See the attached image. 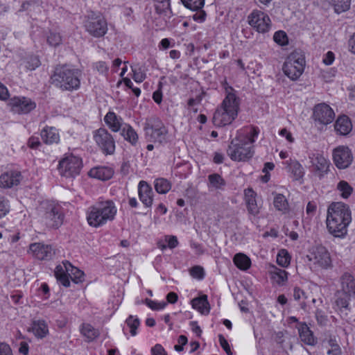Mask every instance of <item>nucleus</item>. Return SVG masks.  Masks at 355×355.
<instances>
[{"mask_svg": "<svg viewBox=\"0 0 355 355\" xmlns=\"http://www.w3.org/2000/svg\"><path fill=\"white\" fill-rule=\"evenodd\" d=\"M274 206L283 213H286L288 209V203L286 198L282 194H277L274 199Z\"/></svg>", "mask_w": 355, "mask_h": 355, "instance_id": "ea45409f", "label": "nucleus"}, {"mask_svg": "<svg viewBox=\"0 0 355 355\" xmlns=\"http://www.w3.org/2000/svg\"><path fill=\"white\" fill-rule=\"evenodd\" d=\"M311 162L313 168V171L315 175L322 178L328 171L329 166V161L322 155L313 154L310 156Z\"/></svg>", "mask_w": 355, "mask_h": 355, "instance_id": "a211bd4d", "label": "nucleus"}, {"mask_svg": "<svg viewBox=\"0 0 355 355\" xmlns=\"http://www.w3.org/2000/svg\"><path fill=\"white\" fill-rule=\"evenodd\" d=\"M333 159L337 168L345 169L352 164L353 156L348 147L340 146L334 150Z\"/></svg>", "mask_w": 355, "mask_h": 355, "instance_id": "4468645a", "label": "nucleus"}, {"mask_svg": "<svg viewBox=\"0 0 355 355\" xmlns=\"http://www.w3.org/2000/svg\"><path fill=\"white\" fill-rule=\"evenodd\" d=\"M40 65V61L37 56H31L25 61V67L28 70H35Z\"/></svg>", "mask_w": 355, "mask_h": 355, "instance_id": "de8ad7c7", "label": "nucleus"}, {"mask_svg": "<svg viewBox=\"0 0 355 355\" xmlns=\"http://www.w3.org/2000/svg\"><path fill=\"white\" fill-rule=\"evenodd\" d=\"M117 209L112 201L107 200L96 203L89 207L87 211V220L93 227L103 226L114 219Z\"/></svg>", "mask_w": 355, "mask_h": 355, "instance_id": "39448f33", "label": "nucleus"}, {"mask_svg": "<svg viewBox=\"0 0 355 355\" xmlns=\"http://www.w3.org/2000/svg\"><path fill=\"white\" fill-rule=\"evenodd\" d=\"M191 305L193 309H197L202 314L207 315L209 313L210 306L207 300V296L205 295L192 300Z\"/></svg>", "mask_w": 355, "mask_h": 355, "instance_id": "7c9ffc66", "label": "nucleus"}, {"mask_svg": "<svg viewBox=\"0 0 355 355\" xmlns=\"http://www.w3.org/2000/svg\"><path fill=\"white\" fill-rule=\"evenodd\" d=\"M165 240L168 243V247L171 249L175 248L178 245L179 243L175 236H167Z\"/></svg>", "mask_w": 355, "mask_h": 355, "instance_id": "4d7b16f0", "label": "nucleus"}, {"mask_svg": "<svg viewBox=\"0 0 355 355\" xmlns=\"http://www.w3.org/2000/svg\"><path fill=\"white\" fill-rule=\"evenodd\" d=\"M190 274L194 278L202 279L204 277V270L202 267L196 266L191 268Z\"/></svg>", "mask_w": 355, "mask_h": 355, "instance_id": "864d4df0", "label": "nucleus"}, {"mask_svg": "<svg viewBox=\"0 0 355 355\" xmlns=\"http://www.w3.org/2000/svg\"><path fill=\"white\" fill-rule=\"evenodd\" d=\"M279 135L282 137H285L288 141L293 143L295 141L292 134L286 129L283 128L279 131Z\"/></svg>", "mask_w": 355, "mask_h": 355, "instance_id": "680f3d73", "label": "nucleus"}, {"mask_svg": "<svg viewBox=\"0 0 355 355\" xmlns=\"http://www.w3.org/2000/svg\"><path fill=\"white\" fill-rule=\"evenodd\" d=\"M21 178V174L19 171H7L0 176V187L2 188H11L17 186L20 183Z\"/></svg>", "mask_w": 355, "mask_h": 355, "instance_id": "6ab92c4d", "label": "nucleus"}, {"mask_svg": "<svg viewBox=\"0 0 355 355\" xmlns=\"http://www.w3.org/2000/svg\"><path fill=\"white\" fill-rule=\"evenodd\" d=\"M63 265L66 268L67 272L73 276V280L76 283L83 280L84 273L82 270L73 267L69 261L64 262Z\"/></svg>", "mask_w": 355, "mask_h": 355, "instance_id": "4c0bfd02", "label": "nucleus"}, {"mask_svg": "<svg viewBox=\"0 0 355 355\" xmlns=\"http://www.w3.org/2000/svg\"><path fill=\"white\" fill-rule=\"evenodd\" d=\"M127 326L130 328V334L132 336L137 335V329L140 324V321L137 317L130 315L125 320Z\"/></svg>", "mask_w": 355, "mask_h": 355, "instance_id": "a19ab883", "label": "nucleus"}, {"mask_svg": "<svg viewBox=\"0 0 355 355\" xmlns=\"http://www.w3.org/2000/svg\"><path fill=\"white\" fill-rule=\"evenodd\" d=\"M334 117V112L329 105L322 103L314 106L313 118L320 124L328 125L333 121Z\"/></svg>", "mask_w": 355, "mask_h": 355, "instance_id": "ddd939ff", "label": "nucleus"}, {"mask_svg": "<svg viewBox=\"0 0 355 355\" xmlns=\"http://www.w3.org/2000/svg\"><path fill=\"white\" fill-rule=\"evenodd\" d=\"M41 137L46 144H57L60 141V135L58 130L53 127H46L41 132Z\"/></svg>", "mask_w": 355, "mask_h": 355, "instance_id": "cd10ccee", "label": "nucleus"}, {"mask_svg": "<svg viewBox=\"0 0 355 355\" xmlns=\"http://www.w3.org/2000/svg\"><path fill=\"white\" fill-rule=\"evenodd\" d=\"M190 326L191 327L193 332H194L198 337H200L202 334V330L200 326L198 324V322L196 321H192L190 322Z\"/></svg>", "mask_w": 355, "mask_h": 355, "instance_id": "338daca9", "label": "nucleus"}, {"mask_svg": "<svg viewBox=\"0 0 355 355\" xmlns=\"http://www.w3.org/2000/svg\"><path fill=\"white\" fill-rule=\"evenodd\" d=\"M248 23L259 33L268 32L271 26L269 16L261 10H253L248 16Z\"/></svg>", "mask_w": 355, "mask_h": 355, "instance_id": "f8f14e48", "label": "nucleus"}, {"mask_svg": "<svg viewBox=\"0 0 355 355\" xmlns=\"http://www.w3.org/2000/svg\"><path fill=\"white\" fill-rule=\"evenodd\" d=\"M28 145L31 148H37L40 145L39 138L36 137H31L28 139Z\"/></svg>", "mask_w": 355, "mask_h": 355, "instance_id": "e2e57ef3", "label": "nucleus"}, {"mask_svg": "<svg viewBox=\"0 0 355 355\" xmlns=\"http://www.w3.org/2000/svg\"><path fill=\"white\" fill-rule=\"evenodd\" d=\"M113 169L106 166L94 167L89 171V175L91 178L103 181L110 180L113 176Z\"/></svg>", "mask_w": 355, "mask_h": 355, "instance_id": "a878e982", "label": "nucleus"}, {"mask_svg": "<svg viewBox=\"0 0 355 355\" xmlns=\"http://www.w3.org/2000/svg\"><path fill=\"white\" fill-rule=\"evenodd\" d=\"M240 99L232 87L225 88V97L220 106L215 111L213 123L215 126L223 127L231 124L239 110Z\"/></svg>", "mask_w": 355, "mask_h": 355, "instance_id": "7ed1b4c3", "label": "nucleus"}, {"mask_svg": "<svg viewBox=\"0 0 355 355\" xmlns=\"http://www.w3.org/2000/svg\"><path fill=\"white\" fill-rule=\"evenodd\" d=\"M274 41L281 46H284L288 44V37L284 31H279L275 33L273 36Z\"/></svg>", "mask_w": 355, "mask_h": 355, "instance_id": "49530a36", "label": "nucleus"}, {"mask_svg": "<svg viewBox=\"0 0 355 355\" xmlns=\"http://www.w3.org/2000/svg\"><path fill=\"white\" fill-rule=\"evenodd\" d=\"M31 331L36 337L42 338L48 334L49 328L44 320H34L32 323Z\"/></svg>", "mask_w": 355, "mask_h": 355, "instance_id": "2f4dec72", "label": "nucleus"}, {"mask_svg": "<svg viewBox=\"0 0 355 355\" xmlns=\"http://www.w3.org/2000/svg\"><path fill=\"white\" fill-rule=\"evenodd\" d=\"M151 352L153 355H167L164 347L159 345H155L151 349Z\"/></svg>", "mask_w": 355, "mask_h": 355, "instance_id": "13d9d810", "label": "nucleus"}, {"mask_svg": "<svg viewBox=\"0 0 355 355\" xmlns=\"http://www.w3.org/2000/svg\"><path fill=\"white\" fill-rule=\"evenodd\" d=\"M79 330L82 336L84 337L85 341L87 343L94 341L100 336L99 330L89 323H83L80 326Z\"/></svg>", "mask_w": 355, "mask_h": 355, "instance_id": "393cba45", "label": "nucleus"}, {"mask_svg": "<svg viewBox=\"0 0 355 355\" xmlns=\"http://www.w3.org/2000/svg\"><path fill=\"white\" fill-rule=\"evenodd\" d=\"M299 334L301 340L306 345L313 346L317 343V339L313 336V332L306 324H302L299 328Z\"/></svg>", "mask_w": 355, "mask_h": 355, "instance_id": "c756f323", "label": "nucleus"}, {"mask_svg": "<svg viewBox=\"0 0 355 355\" xmlns=\"http://www.w3.org/2000/svg\"><path fill=\"white\" fill-rule=\"evenodd\" d=\"M146 138L152 142L162 144L166 142L168 129L158 117L153 116L147 118L144 125Z\"/></svg>", "mask_w": 355, "mask_h": 355, "instance_id": "0eeeda50", "label": "nucleus"}, {"mask_svg": "<svg viewBox=\"0 0 355 355\" xmlns=\"http://www.w3.org/2000/svg\"><path fill=\"white\" fill-rule=\"evenodd\" d=\"M104 121L110 129L115 132L121 130L123 124V119L113 112H107L104 117Z\"/></svg>", "mask_w": 355, "mask_h": 355, "instance_id": "c85d7f7f", "label": "nucleus"}, {"mask_svg": "<svg viewBox=\"0 0 355 355\" xmlns=\"http://www.w3.org/2000/svg\"><path fill=\"white\" fill-rule=\"evenodd\" d=\"M145 303L149 308L154 311L162 310L167 305V302H157L148 298L145 300Z\"/></svg>", "mask_w": 355, "mask_h": 355, "instance_id": "09e8293b", "label": "nucleus"}, {"mask_svg": "<svg viewBox=\"0 0 355 355\" xmlns=\"http://www.w3.org/2000/svg\"><path fill=\"white\" fill-rule=\"evenodd\" d=\"M340 291L355 296V278L349 272H344L340 277Z\"/></svg>", "mask_w": 355, "mask_h": 355, "instance_id": "412c9836", "label": "nucleus"}, {"mask_svg": "<svg viewBox=\"0 0 355 355\" xmlns=\"http://www.w3.org/2000/svg\"><path fill=\"white\" fill-rule=\"evenodd\" d=\"M316 204L314 202H309L306 205V211L309 215H313L316 211Z\"/></svg>", "mask_w": 355, "mask_h": 355, "instance_id": "0e129e2a", "label": "nucleus"}, {"mask_svg": "<svg viewBox=\"0 0 355 355\" xmlns=\"http://www.w3.org/2000/svg\"><path fill=\"white\" fill-rule=\"evenodd\" d=\"M81 71L67 65L58 66L51 76V83L61 91L73 92L80 87Z\"/></svg>", "mask_w": 355, "mask_h": 355, "instance_id": "20e7f679", "label": "nucleus"}, {"mask_svg": "<svg viewBox=\"0 0 355 355\" xmlns=\"http://www.w3.org/2000/svg\"><path fill=\"white\" fill-rule=\"evenodd\" d=\"M334 129L340 135H348L352 130L351 120L345 115L339 116L335 122Z\"/></svg>", "mask_w": 355, "mask_h": 355, "instance_id": "b1692460", "label": "nucleus"}, {"mask_svg": "<svg viewBox=\"0 0 355 355\" xmlns=\"http://www.w3.org/2000/svg\"><path fill=\"white\" fill-rule=\"evenodd\" d=\"M218 340L221 347L226 352L227 355H232V352L230 349V346L227 342V340L225 338V337L222 334L218 335Z\"/></svg>", "mask_w": 355, "mask_h": 355, "instance_id": "3c124183", "label": "nucleus"}, {"mask_svg": "<svg viewBox=\"0 0 355 355\" xmlns=\"http://www.w3.org/2000/svg\"><path fill=\"white\" fill-rule=\"evenodd\" d=\"M291 261V257L286 250H281L277 256V263L282 267L288 266Z\"/></svg>", "mask_w": 355, "mask_h": 355, "instance_id": "79ce46f5", "label": "nucleus"}, {"mask_svg": "<svg viewBox=\"0 0 355 355\" xmlns=\"http://www.w3.org/2000/svg\"><path fill=\"white\" fill-rule=\"evenodd\" d=\"M138 193L142 203L146 207H150L153 201V191L150 184L146 181H140L138 185Z\"/></svg>", "mask_w": 355, "mask_h": 355, "instance_id": "aec40b11", "label": "nucleus"}, {"mask_svg": "<svg viewBox=\"0 0 355 355\" xmlns=\"http://www.w3.org/2000/svg\"><path fill=\"white\" fill-rule=\"evenodd\" d=\"M47 42L51 46H57L62 43V37L59 33L51 32L47 35Z\"/></svg>", "mask_w": 355, "mask_h": 355, "instance_id": "a18cd8bd", "label": "nucleus"}, {"mask_svg": "<svg viewBox=\"0 0 355 355\" xmlns=\"http://www.w3.org/2000/svg\"><path fill=\"white\" fill-rule=\"evenodd\" d=\"M335 60L334 53L332 51H328L323 57L322 62L326 65H331Z\"/></svg>", "mask_w": 355, "mask_h": 355, "instance_id": "6e6d98bb", "label": "nucleus"}, {"mask_svg": "<svg viewBox=\"0 0 355 355\" xmlns=\"http://www.w3.org/2000/svg\"><path fill=\"white\" fill-rule=\"evenodd\" d=\"M0 355H13L11 348L6 343H0Z\"/></svg>", "mask_w": 355, "mask_h": 355, "instance_id": "bf43d9fd", "label": "nucleus"}, {"mask_svg": "<svg viewBox=\"0 0 355 355\" xmlns=\"http://www.w3.org/2000/svg\"><path fill=\"white\" fill-rule=\"evenodd\" d=\"M305 66L304 55L297 51L291 53L283 65L284 74L292 80L298 79L302 74Z\"/></svg>", "mask_w": 355, "mask_h": 355, "instance_id": "6e6552de", "label": "nucleus"}, {"mask_svg": "<svg viewBox=\"0 0 355 355\" xmlns=\"http://www.w3.org/2000/svg\"><path fill=\"white\" fill-rule=\"evenodd\" d=\"M310 261L318 264L322 268L328 269L331 268L332 261L327 250L323 246L317 247L309 257Z\"/></svg>", "mask_w": 355, "mask_h": 355, "instance_id": "dca6fc26", "label": "nucleus"}, {"mask_svg": "<svg viewBox=\"0 0 355 355\" xmlns=\"http://www.w3.org/2000/svg\"><path fill=\"white\" fill-rule=\"evenodd\" d=\"M351 221V211L348 205L341 202H333L329 205L327 209V227L331 234L336 237L344 236Z\"/></svg>", "mask_w": 355, "mask_h": 355, "instance_id": "f257e3e1", "label": "nucleus"}, {"mask_svg": "<svg viewBox=\"0 0 355 355\" xmlns=\"http://www.w3.org/2000/svg\"><path fill=\"white\" fill-rule=\"evenodd\" d=\"M9 105L12 111L17 114H28L36 107L35 101L24 96L11 98Z\"/></svg>", "mask_w": 355, "mask_h": 355, "instance_id": "2eb2a0df", "label": "nucleus"}, {"mask_svg": "<svg viewBox=\"0 0 355 355\" xmlns=\"http://www.w3.org/2000/svg\"><path fill=\"white\" fill-rule=\"evenodd\" d=\"M234 263L241 270H247L250 268V259L244 254L238 253L233 259Z\"/></svg>", "mask_w": 355, "mask_h": 355, "instance_id": "f704fd0d", "label": "nucleus"}, {"mask_svg": "<svg viewBox=\"0 0 355 355\" xmlns=\"http://www.w3.org/2000/svg\"><path fill=\"white\" fill-rule=\"evenodd\" d=\"M94 139L98 147L105 155H112L115 151V141L112 135L105 128L94 132Z\"/></svg>", "mask_w": 355, "mask_h": 355, "instance_id": "9d476101", "label": "nucleus"}, {"mask_svg": "<svg viewBox=\"0 0 355 355\" xmlns=\"http://www.w3.org/2000/svg\"><path fill=\"white\" fill-rule=\"evenodd\" d=\"M29 250L37 259L48 260L53 257L55 251L50 245L34 243L30 245Z\"/></svg>", "mask_w": 355, "mask_h": 355, "instance_id": "f3484780", "label": "nucleus"}, {"mask_svg": "<svg viewBox=\"0 0 355 355\" xmlns=\"http://www.w3.org/2000/svg\"><path fill=\"white\" fill-rule=\"evenodd\" d=\"M85 26L86 31L96 37H103L107 31V25L104 17L94 13L87 17Z\"/></svg>", "mask_w": 355, "mask_h": 355, "instance_id": "9b49d317", "label": "nucleus"}, {"mask_svg": "<svg viewBox=\"0 0 355 355\" xmlns=\"http://www.w3.org/2000/svg\"><path fill=\"white\" fill-rule=\"evenodd\" d=\"M9 96L7 87L0 82V100L6 101L9 98Z\"/></svg>", "mask_w": 355, "mask_h": 355, "instance_id": "052dcab7", "label": "nucleus"}, {"mask_svg": "<svg viewBox=\"0 0 355 355\" xmlns=\"http://www.w3.org/2000/svg\"><path fill=\"white\" fill-rule=\"evenodd\" d=\"M348 46L349 51L355 55V33L349 39Z\"/></svg>", "mask_w": 355, "mask_h": 355, "instance_id": "774afa93", "label": "nucleus"}, {"mask_svg": "<svg viewBox=\"0 0 355 355\" xmlns=\"http://www.w3.org/2000/svg\"><path fill=\"white\" fill-rule=\"evenodd\" d=\"M82 166V160L80 157L70 155L59 162L58 171L62 176L74 177L80 173Z\"/></svg>", "mask_w": 355, "mask_h": 355, "instance_id": "1a4fd4ad", "label": "nucleus"}, {"mask_svg": "<svg viewBox=\"0 0 355 355\" xmlns=\"http://www.w3.org/2000/svg\"><path fill=\"white\" fill-rule=\"evenodd\" d=\"M259 130L250 128L244 132L240 131L237 137L230 142L227 153L230 159L236 162H244L253 156L252 144L258 136Z\"/></svg>", "mask_w": 355, "mask_h": 355, "instance_id": "f03ea898", "label": "nucleus"}, {"mask_svg": "<svg viewBox=\"0 0 355 355\" xmlns=\"http://www.w3.org/2000/svg\"><path fill=\"white\" fill-rule=\"evenodd\" d=\"M268 272L272 280L278 285H283L288 279V273L274 265L269 267Z\"/></svg>", "mask_w": 355, "mask_h": 355, "instance_id": "bb28decb", "label": "nucleus"}, {"mask_svg": "<svg viewBox=\"0 0 355 355\" xmlns=\"http://www.w3.org/2000/svg\"><path fill=\"white\" fill-rule=\"evenodd\" d=\"M133 79L137 83H141L146 78V74L141 68H132Z\"/></svg>", "mask_w": 355, "mask_h": 355, "instance_id": "603ef678", "label": "nucleus"}, {"mask_svg": "<svg viewBox=\"0 0 355 355\" xmlns=\"http://www.w3.org/2000/svg\"><path fill=\"white\" fill-rule=\"evenodd\" d=\"M67 273H68V272H67L66 268L64 266L63 267L62 266H58L55 268V276L56 279L60 277L61 276L66 275Z\"/></svg>", "mask_w": 355, "mask_h": 355, "instance_id": "69168bd1", "label": "nucleus"}, {"mask_svg": "<svg viewBox=\"0 0 355 355\" xmlns=\"http://www.w3.org/2000/svg\"><path fill=\"white\" fill-rule=\"evenodd\" d=\"M256 193L251 188L245 190V200L248 211L254 216L258 214L260 209V206L256 200Z\"/></svg>", "mask_w": 355, "mask_h": 355, "instance_id": "4be33fe9", "label": "nucleus"}, {"mask_svg": "<svg viewBox=\"0 0 355 355\" xmlns=\"http://www.w3.org/2000/svg\"><path fill=\"white\" fill-rule=\"evenodd\" d=\"M338 190L343 198H347L352 193L353 189L346 181L342 180L337 185Z\"/></svg>", "mask_w": 355, "mask_h": 355, "instance_id": "37998d69", "label": "nucleus"}, {"mask_svg": "<svg viewBox=\"0 0 355 355\" xmlns=\"http://www.w3.org/2000/svg\"><path fill=\"white\" fill-rule=\"evenodd\" d=\"M331 3L337 13H342L350 8L351 0H331Z\"/></svg>", "mask_w": 355, "mask_h": 355, "instance_id": "58836bf2", "label": "nucleus"}, {"mask_svg": "<svg viewBox=\"0 0 355 355\" xmlns=\"http://www.w3.org/2000/svg\"><path fill=\"white\" fill-rule=\"evenodd\" d=\"M121 135L132 144H135L137 142L138 135L135 130L128 124H125L122 128Z\"/></svg>", "mask_w": 355, "mask_h": 355, "instance_id": "c9c22d12", "label": "nucleus"}, {"mask_svg": "<svg viewBox=\"0 0 355 355\" xmlns=\"http://www.w3.org/2000/svg\"><path fill=\"white\" fill-rule=\"evenodd\" d=\"M285 164H287L288 171L291 173L293 180L302 183L304 175V169L302 164L297 160L291 159L286 161Z\"/></svg>", "mask_w": 355, "mask_h": 355, "instance_id": "5701e85b", "label": "nucleus"}, {"mask_svg": "<svg viewBox=\"0 0 355 355\" xmlns=\"http://www.w3.org/2000/svg\"><path fill=\"white\" fill-rule=\"evenodd\" d=\"M209 187L215 189H222L225 186V180L218 173H213L208 176Z\"/></svg>", "mask_w": 355, "mask_h": 355, "instance_id": "e433bc0d", "label": "nucleus"}, {"mask_svg": "<svg viewBox=\"0 0 355 355\" xmlns=\"http://www.w3.org/2000/svg\"><path fill=\"white\" fill-rule=\"evenodd\" d=\"M95 67L96 70L102 74H106L108 71L107 64L103 61H99L96 62L95 64Z\"/></svg>", "mask_w": 355, "mask_h": 355, "instance_id": "5fc2aeb1", "label": "nucleus"}, {"mask_svg": "<svg viewBox=\"0 0 355 355\" xmlns=\"http://www.w3.org/2000/svg\"><path fill=\"white\" fill-rule=\"evenodd\" d=\"M336 304L340 309H349V304L351 297H355L353 295H348L347 293H344V292L338 291L336 293Z\"/></svg>", "mask_w": 355, "mask_h": 355, "instance_id": "473e14b6", "label": "nucleus"}, {"mask_svg": "<svg viewBox=\"0 0 355 355\" xmlns=\"http://www.w3.org/2000/svg\"><path fill=\"white\" fill-rule=\"evenodd\" d=\"M37 214L48 227L58 228L63 222L60 207L53 202L44 201L37 207Z\"/></svg>", "mask_w": 355, "mask_h": 355, "instance_id": "423d86ee", "label": "nucleus"}, {"mask_svg": "<svg viewBox=\"0 0 355 355\" xmlns=\"http://www.w3.org/2000/svg\"><path fill=\"white\" fill-rule=\"evenodd\" d=\"M187 8L192 10L201 9L205 4V0H181Z\"/></svg>", "mask_w": 355, "mask_h": 355, "instance_id": "c03bdc74", "label": "nucleus"}, {"mask_svg": "<svg viewBox=\"0 0 355 355\" xmlns=\"http://www.w3.org/2000/svg\"><path fill=\"white\" fill-rule=\"evenodd\" d=\"M154 187L157 193L165 194L171 189V184L168 180L159 178L155 180Z\"/></svg>", "mask_w": 355, "mask_h": 355, "instance_id": "72a5a7b5", "label": "nucleus"}, {"mask_svg": "<svg viewBox=\"0 0 355 355\" xmlns=\"http://www.w3.org/2000/svg\"><path fill=\"white\" fill-rule=\"evenodd\" d=\"M9 211L8 201L0 197V218L5 216Z\"/></svg>", "mask_w": 355, "mask_h": 355, "instance_id": "8fccbe9b", "label": "nucleus"}]
</instances>
